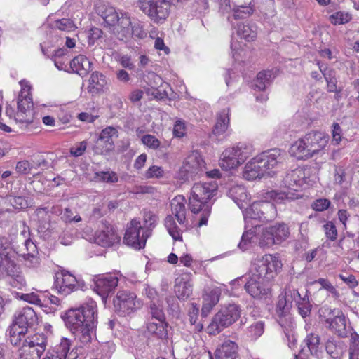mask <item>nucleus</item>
<instances>
[{"label": "nucleus", "mask_w": 359, "mask_h": 359, "mask_svg": "<svg viewBox=\"0 0 359 359\" xmlns=\"http://www.w3.org/2000/svg\"><path fill=\"white\" fill-rule=\"evenodd\" d=\"M107 84L105 76L99 72H93L89 79L90 91L93 93H98L102 90Z\"/></svg>", "instance_id": "obj_39"}, {"label": "nucleus", "mask_w": 359, "mask_h": 359, "mask_svg": "<svg viewBox=\"0 0 359 359\" xmlns=\"http://www.w3.org/2000/svg\"><path fill=\"white\" fill-rule=\"evenodd\" d=\"M329 137L319 131H311L297 140L290 147V153L298 159L311 158L326 146Z\"/></svg>", "instance_id": "obj_3"}, {"label": "nucleus", "mask_w": 359, "mask_h": 359, "mask_svg": "<svg viewBox=\"0 0 359 359\" xmlns=\"http://www.w3.org/2000/svg\"><path fill=\"white\" fill-rule=\"evenodd\" d=\"M170 206L172 213L175 215L179 224H184L186 222L185 198L181 195L175 196L171 201Z\"/></svg>", "instance_id": "obj_30"}, {"label": "nucleus", "mask_w": 359, "mask_h": 359, "mask_svg": "<svg viewBox=\"0 0 359 359\" xmlns=\"http://www.w3.org/2000/svg\"><path fill=\"white\" fill-rule=\"evenodd\" d=\"M310 353L313 356L319 358L322 353L320 348V337L318 334L310 333L306 336L304 340Z\"/></svg>", "instance_id": "obj_38"}, {"label": "nucleus", "mask_w": 359, "mask_h": 359, "mask_svg": "<svg viewBox=\"0 0 359 359\" xmlns=\"http://www.w3.org/2000/svg\"><path fill=\"white\" fill-rule=\"evenodd\" d=\"M150 235V229L144 230L139 220L133 219L127 226L123 242L135 250H140L144 248Z\"/></svg>", "instance_id": "obj_11"}, {"label": "nucleus", "mask_w": 359, "mask_h": 359, "mask_svg": "<svg viewBox=\"0 0 359 359\" xmlns=\"http://www.w3.org/2000/svg\"><path fill=\"white\" fill-rule=\"evenodd\" d=\"M323 229L326 237L331 241H334L337 238V230L334 224L329 221L323 225Z\"/></svg>", "instance_id": "obj_56"}, {"label": "nucleus", "mask_w": 359, "mask_h": 359, "mask_svg": "<svg viewBox=\"0 0 359 359\" xmlns=\"http://www.w3.org/2000/svg\"><path fill=\"white\" fill-rule=\"evenodd\" d=\"M300 172H302V180L304 184H310L316 179V169L312 166L299 167Z\"/></svg>", "instance_id": "obj_50"}, {"label": "nucleus", "mask_w": 359, "mask_h": 359, "mask_svg": "<svg viewBox=\"0 0 359 359\" xmlns=\"http://www.w3.org/2000/svg\"><path fill=\"white\" fill-rule=\"evenodd\" d=\"M98 14L102 18L105 24L112 29L118 22L121 12L118 13L115 8L111 6H103L98 8Z\"/></svg>", "instance_id": "obj_32"}, {"label": "nucleus", "mask_w": 359, "mask_h": 359, "mask_svg": "<svg viewBox=\"0 0 359 359\" xmlns=\"http://www.w3.org/2000/svg\"><path fill=\"white\" fill-rule=\"evenodd\" d=\"M280 149L274 148L262 152L256 156L261 167L266 174L269 175V170L273 169L278 163V158L280 156Z\"/></svg>", "instance_id": "obj_22"}, {"label": "nucleus", "mask_w": 359, "mask_h": 359, "mask_svg": "<svg viewBox=\"0 0 359 359\" xmlns=\"http://www.w3.org/2000/svg\"><path fill=\"white\" fill-rule=\"evenodd\" d=\"M158 220V217L153 212H144V222L148 226L147 229H150L151 231V229L156 226Z\"/></svg>", "instance_id": "obj_59"}, {"label": "nucleus", "mask_w": 359, "mask_h": 359, "mask_svg": "<svg viewBox=\"0 0 359 359\" xmlns=\"http://www.w3.org/2000/svg\"><path fill=\"white\" fill-rule=\"evenodd\" d=\"M118 279L116 276L107 274L98 278L95 282L94 290L106 302L108 296L117 287Z\"/></svg>", "instance_id": "obj_19"}, {"label": "nucleus", "mask_w": 359, "mask_h": 359, "mask_svg": "<svg viewBox=\"0 0 359 359\" xmlns=\"http://www.w3.org/2000/svg\"><path fill=\"white\" fill-rule=\"evenodd\" d=\"M252 154L251 146L244 143L225 149L219 161V165L223 170H229L243 164Z\"/></svg>", "instance_id": "obj_8"}, {"label": "nucleus", "mask_w": 359, "mask_h": 359, "mask_svg": "<svg viewBox=\"0 0 359 359\" xmlns=\"http://www.w3.org/2000/svg\"><path fill=\"white\" fill-rule=\"evenodd\" d=\"M66 327L83 345L91 342L97 325L96 306L93 302L72 308L62 316Z\"/></svg>", "instance_id": "obj_1"}, {"label": "nucleus", "mask_w": 359, "mask_h": 359, "mask_svg": "<svg viewBox=\"0 0 359 359\" xmlns=\"http://www.w3.org/2000/svg\"><path fill=\"white\" fill-rule=\"evenodd\" d=\"M302 176V172H300L299 168H297L286 173L283 180V184L285 187L297 191L304 184Z\"/></svg>", "instance_id": "obj_26"}, {"label": "nucleus", "mask_w": 359, "mask_h": 359, "mask_svg": "<svg viewBox=\"0 0 359 359\" xmlns=\"http://www.w3.org/2000/svg\"><path fill=\"white\" fill-rule=\"evenodd\" d=\"M266 198L273 200L276 203H285L294 198V194L290 192L271 190L266 192Z\"/></svg>", "instance_id": "obj_42"}, {"label": "nucleus", "mask_w": 359, "mask_h": 359, "mask_svg": "<svg viewBox=\"0 0 359 359\" xmlns=\"http://www.w3.org/2000/svg\"><path fill=\"white\" fill-rule=\"evenodd\" d=\"M238 355V346L231 340H226L223 342L220 347L217 348L215 351L216 359H221L226 356L237 357Z\"/></svg>", "instance_id": "obj_33"}, {"label": "nucleus", "mask_w": 359, "mask_h": 359, "mask_svg": "<svg viewBox=\"0 0 359 359\" xmlns=\"http://www.w3.org/2000/svg\"><path fill=\"white\" fill-rule=\"evenodd\" d=\"M291 309L283 295L280 294L276 304V314L290 313Z\"/></svg>", "instance_id": "obj_60"}, {"label": "nucleus", "mask_w": 359, "mask_h": 359, "mask_svg": "<svg viewBox=\"0 0 359 359\" xmlns=\"http://www.w3.org/2000/svg\"><path fill=\"white\" fill-rule=\"evenodd\" d=\"M316 283H319L321 285V288L326 290L327 292L332 294L333 297L337 298L339 297V292L327 279L319 278L316 280Z\"/></svg>", "instance_id": "obj_57"}, {"label": "nucleus", "mask_w": 359, "mask_h": 359, "mask_svg": "<svg viewBox=\"0 0 359 359\" xmlns=\"http://www.w3.org/2000/svg\"><path fill=\"white\" fill-rule=\"evenodd\" d=\"M229 108L224 109L217 115V122L212 130L214 135H219L227 129L229 123Z\"/></svg>", "instance_id": "obj_34"}, {"label": "nucleus", "mask_w": 359, "mask_h": 359, "mask_svg": "<svg viewBox=\"0 0 359 359\" xmlns=\"http://www.w3.org/2000/svg\"><path fill=\"white\" fill-rule=\"evenodd\" d=\"M48 339L43 333L27 337L18 349V359H40L46 349Z\"/></svg>", "instance_id": "obj_9"}, {"label": "nucleus", "mask_w": 359, "mask_h": 359, "mask_svg": "<svg viewBox=\"0 0 359 359\" xmlns=\"http://www.w3.org/2000/svg\"><path fill=\"white\" fill-rule=\"evenodd\" d=\"M259 224H252V228L245 230L242 235L238 247L245 251L252 243H258L262 248H269L273 245L280 244L290 236V230L285 223H276L273 225L263 228L261 231Z\"/></svg>", "instance_id": "obj_2"}, {"label": "nucleus", "mask_w": 359, "mask_h": 359, "mask_svg": "<svg viewBox=\"0 0 359 359\" xmlns=\"http://www.w3.org/2000/svg\"><path fill=\"white\" fill-rule=\"evenodd\" d=\"M351 18V15L348 13L337 11L330 16V21L334 25H344L348 22Z\"/></svg>", "instance_id": "obj_49"}, {"label": "nucleus", "mask_w": 359, "mask_h": 359, "mask_svg": "<svg viewBox=\"0 0 359 359\" xmlns=\"http://www.w3.org/2000/svg\"><path fill=\"white\" fill-rule=\"evenodd\" d=\"M175 292L178 299L185 300L192 294V285L182 278L176 280Z\"/></svg>", "instance_id": "obj_35"}, {"label": "nucleus", "mask_w": 359, "mask_h": 359, "mask_svg": "<svg viewBox=\"0 0 359 359\" xmlns=\"http://www.w3.org/2000/svg\"><path fill=\"white\" fill-rule=\"evenodd\" d=\"M244 288L255 299H266L271 297V282L265 281L251 275L245 283Z\"/></svg>", "instance_id": "obj_16"}, {"label": "nucleus", "mask_w": 359, "mask_h": 359, "mask_svg": "<svg viewBox=\"0 0 359 359\" xmlns=\"http://www.w3.org/2000/svg\"><path fill=\"white\" fill-rule=\"evenodd\" d=\"M237 34L247 41H253L257 38V27L255 25L240 24L238 25Z\"/></svg>", "instance_id": "obj_37"}, {"label": "nucleus", "mask_w": 359, "mask_h": 359, "mask_svg": "<svg viewBox=\"0 0 359 359\" xmlns=\"http://www.w3.org/2000/svg\"><path fill=\"white\" fill-rule=\"evenodd\" d=\"M218 185L215 181L194 184L189 198V208L193 213H198L203 207L210 205L208 201L216 195Z\"/></svg>", "instance_id": "obj_6"}, {"label": "nucleus", "mask_w": 359, "mask_h": 359, "mask_svg": "<svg viewBox=\"0 0 359 359\" xmlns=\"http://www.w3.org/2000/svg\"><path fill=\"white\" fill-rule=\"evenodd\" d=\"M88 143L86 140L79 142L70 149V154L73 156H81L87 148Z\"/></svg>", "instance_id": "obj_62"}, {"label": "nucleus", "mask_w": 359, "mask_h": 359, "mask_svg": "<svg viewBox=\"0 0 359 359\" xmlns=\"http://www.w3.org/2000/svg\"><path fill=\"white\" fill-rule=\"evenodd\" d=\"M8 283L12 287H16L19 290L26 286V280L21 271L14 276L8 279Z\"/></svg>", "instance_id": "obj_55"}, {"label": "nucleus", "mask_w": 359, "mask_h": 359, "mask_svg": "<svg viewBox=\"0 0 359 359\" xmlns=\"http://www.w3.org/2000/svg\"><path fill=\"white\" fill-rule=\"evenodd\" d=\"M95 175L98 180L102 182L115 183L118 180V177L114 172H95Z\"/></svg>", "instance_id": "obj_54"}, {"label": "nucleus", "mask_w": 359, "mask_h": 359, "mask_svg": "<svg viewBox=\"0 0 359 359\" xmlns=\"http://www.w3.org/2000/svg\"><path fill=\"white\" fill-rule=\"evenodd\" d=\"M318 316L326 328L341 338L347 337V318L341 309L322 306L318 310Z\"/></svg>", "instance_id": "obj_4"}, {"label": "nucleus", "mask_w": 359, "mask_h": 359, "mask_svg": "<svg viewBox=\"0 0 359 359\" xmlns=\"http://www.w3.org/2000/svg\"><path fill=\"white\" fill-rule=\"evenodd\" d=\"M277 321L285 334L293 331L295 323L290 313L277 314Z\"/></svg>", "instance_id": "obj_43"}, {"label": "nucleus", "mask_w": 359, "mask_h": 359, "mask_svg": "<svg viewBox=\"0 0 359 359\" xmlns=\"http://www.w3.org/2000/svg\"><path fill=\"white\" fill-rule=\"evenodd\" d=\"M319 68L327 82V90L329 92L337 91V80L334 75L335 72L333 70L327 69V68L323 69L321 66H320Z\"/></svg>", "instance_id": "obj_44"}, {"label": "nucleus", "mask_w": 359, "mask_h": 359, "mask_svg": "<svg viewBox=\"0 0 359 359\" xmlns=\"http://www.w3.org/2000/svg\"><path fill=\"white\" fill-rule=\"evenodd\" d=\"M149 308V313L151 315L153 319L157 320L158 321H165V316L161 304L151 302Z\"/></svg>", "instance_id": "obj_51"}, {"label": "nucleus", "mask_w": 359, "mask_h": 359, "mask_svg": "<svg viewBox=\"0 0 359 359\" xmlns=\"http://www.w3.org/2000/svg\"><path fill=\"white\" fill-rule=\"evenodd\" d=\"M118 241V236L111 225L104 226V229L97 231L95 235V242L99 245L107 247Z\"/></svg>", "instance_id": "obj_23"}, {"label": "nucleus", "mask_w": 359, "mask_h": 359, "mask_svg": "<svg viewBox=\"0 0 359 359\" xmlns=\"http://www.w3.org/2000/svg\"><path fill=\"white\" fill-rule=\"evenodd\" d=\"M276 216L277 210L274 203L267 201L254 202L246 208L244 213L246 222H248V219L268 222L273 220Z\"/></svg>", "instance_id": "obj_10"}, {"label": "nucleus", "mask_w": 359, "mask_h": 359, "mask_svg": "<svg viewBox=\"0 0 359 359\" xmlns=\"http://www.w3.org/2000/svg\"><path fill=\"white\" fill-rule=\"evenodd\" d=\"M233 11V18L234 20L245 19L250 17L254 12V9L248 6L234 5L231 10Z\"/></svg>", "instance_id": "obj_46"}, {"label": "nucleus", "mask_w": 359, "mask_h": 359, "mask_svg": "<svg viewBox=\"0 0 359 359\" xmlns=\"http://www.w3.org/2000/svg\"><path fill=\"white\" fill-rule=\"evenodd\" d=\"M38 323L36 313L32 307L26 306L15 314L11 325L27 333L29 329H34Z\"/></svg>", "instance_id": "obj_17"}, {"label": "nucleus", "mask_w": 359, "mask_h": 359, "mask_svg": "<svg viewBox=\"0 0 359 359\" xmlns=\"http://www.w3.org/2000/svg\"><path fill=\"white\" fill-rule=\"evenodd\" d=\"M177 296H168L166 297L168 304V312L172 316H178L180 313V308Z\"/></svg>", "instance_id": "obj_53"}, {"label": "nucleus", "mask_w": 359, "mask_h": 359, "mask_svg": "<svg viewBox=\"0 0 359 359\" xmlns=\"http://www.w3.org/2000/svg\"><path fill=\"white\" fill-rule=\"evenodd\" d=\"M141 140L145 146L152 149H158L161 144L160 141L152 135H143Z\"/></svg>", "instance_id": "obj_58"}, {"label": "nucleus", "mask_w": 359, "mask_h": 359, "mask_svg": "<svg viewBox=\"0 0 359 359\" xmlns=\"http://www.w3.org/2000/svg\"><path fill=\"white\" fill-rule=\"evenodd\" d=\"M227 194L241 210L248 208L250 197L244 187L241 185L232 186L229 189Z\"/></svg>", "instance_id": "obj_24"}, {"label": "nucleus", "mask_w": 359, "mask_h": 359, "mask_svg": "<svg viewBox=\"0 0 359 359\" xmlns=\"http://www.w3.org/2000/svg\"><path fill=\"white\" fill-rule=\"evenodd\" d=\"M325 351L332 359H341L345 352V344L343 341H337L330 337L325 342Z\"/></svg>", "instance_id": "obj_31"}, {"label": "nucleus", "mask_w": 359, "mask_h": 359, "mask_svg": "<svg viewBox=\"0 0 359 359\" xmlns=\"http://www.w3.org/2000/svg\"><path fill=\"white\" fill-rule=\"evenodd\" d=\"M30 87L22 88L18 99V111L15 116L16 121L30 123L33 121V102L30 96Z\"/></svg>", "instance_id": "obj_14"}, {"label": "nucleus", "mask_w": 359, "mask_h": 359, "mask_svg": "<svg viewBox=\"0 0 359 359\" xmlns=\"http://www.w3.org/2000/svg\"><path fill=\"white\" fill-rule=\"evenodd\" d=\"M27 332L19 330L15 325H11L9 330V341L11 344L15 346H19L20 348L24 342V340L27 339L25 337Z\"/></svg>", "instance_id": "obj_41"}, {"label": "nucleus", "mask_w": 359, "mask_h": 359, "mask_svg": "<svg viewBox=\"0 0 359 359\" xmlns=\"http://www.w3.org/2000/svg\"><path fill=\"white\" fill-rule=\"evenodd\" d=\"M54 285L58 292L64 295H67L79 289L76 277L65 270L55 274Z\"/></svg>", "instance_id": "obj_18"}, {"label": "nucleus", "mask_w": 359, "mask_h": 359, "mask_svg": "<svg viewBox=\"0 0 359 359\" xmlns=\"http://www.w3.org/2000/svg\"><path fill=\"white\" fill-rule=\"evenodd\" d=\"M299 315L305 318L311 315L312 305L309 301V297L306 294L301 301L296 304Z\"/></svg>", "instance_id": "obj_47"}, {"label": "nucleus", "mask_w": 359, "mask_h": 359, "mask_svg": "<svg viewBox=\"0 0 359 359\" xmlns=\"http://www.w3.org/2000/svg\"><path fill=\"white\" fill-rule=\"evenodd\" d=\"M137 6L155 22H161L168 16L170 4L165 0H138Z\"/></svg>", "instance_id": "obj_12"}, {"label": "nucleus", "mask_w": 359, "mask_h": 359, "mask_svg": "<svg viewBox=\"0 0 359 359\" xmlns=\"http://www.w3.org/2000/svg\"><path fill=\"white\" fill-rule=\"evenodd\" d=\"M265 175L266 174L261 167V165L256 157L253 158L245 165L243 173V177L248 180H254L257 178L260 179Z\"/></svg>", "instance_id": "obj_27"}, {"label": "nucleus", "mask_w": 359, "mask_h": 359, "mask_svg": "<svg viewBox=\"0 0 359 359\" xmlns=\"http://www.w3.org/2000/svg\"><path fill=\"white\" fill-rule=\"evenodd\" d=\"M221 295V290L216 287L205 290L203 295L202 313L204 316L212 310V309L219 302Z\"/></svg>", "instance_id": "obj_25"}, {"label": "nucleus", "mask_w": 359, "mask_h": 359, "mask_svg": "<svg viewBox=\"0 0 359 359\" xmlns=\"http://www.w3.org/2000/svg\"><path fill=\"white\" fill-rule=\"evenodd\" d=\"M91 62L85 56L79 55L69 62V67L73 72L83 77L91 69Z\"/></svg>", "instance_id": "obj_29"}, {"label": "nucleus", "mask_w": 359, "mask_h": 359, "mask_svg": "<svg viewBox=\"0 0 359 359\" xmlns=\"http://www.w3.org/2000/svg\"><path fill=\"white\" fill-rule=\"evenodd\" d=\"M167 327L168 323L165 321L149 322L147 324V330L152 335L163 339L168 337Z\"/></svg>", "instance_id": "obj_36"}, {"label": "nucleus", "mask_w": 359, "mask_h": 359, "mask_svg": "<svg viewBox=\"0 0 359 359\" xmlns=\"http://www.w3.org/2000/svg\"><path fill=\"white\" fill-rule=\"evenodd\" d=\"M164 173L163 170L161 167L152 165L146 172V178H158L163 177Z\"/></svg>", "instance_id": "obj_63"}, {"label": "nucleus", "mask_w": 359, "mask_h": 359, "mask_svg": "<svg viewBox=\"0 0 359 359\" xmlns=\"http://www.w3.org/2000/svg\"><path fill=\"white\" fill-rule=\"evenodd\" d=\"M241 316L240 306L235 304H229L222 308L212 318L208 326L209 334L215 335L234 323Z\"/></svg>", "instance_id": "obj_7"}, {"label": "nucleus", "mask_w": 359, "mask_h": 359, "mask_svg": "<svg viewBox=\"0 0 359 359\" xmlns=\"http://www.w3.org/2000/svg\"><path fill=\"white\" fill-rule=\"evenodd\" d=\"M71 346V341L65 337L61 339L60 344H57L50 356L54 359H77L79 357L78 351L79 348H75L69 353Z\"/></svg>", "instance_id": "obj_20"}, {"label": "nucleus", "mask_w": 359, "mask_h": 359, "mask_svg": "<svg viewBox=\"0 0 359 359\" xmlns=\"http://www.w3.org/2000/svg\"><path fill=\"white\" fill-rule=\"evenodd\" d=\"M205 165L201 155L198 151H192L188 155L180 170L179 178L183 181L193 180L195 176L203 174Z\"/></svg>", "instance_id": "obj_13"}, {"label": "nucleus", "mask_w": 359, "mask_h": 359, "mask_svg": "<svg viewBox=\"0 0 359 359\" xmlns=\"http://www.w3.org/2000/svg\"><path fill=\"white\" fill-rule=\"evenodd\" d=\"M248 330L251 335L256 339L263 334L264 324L262 321L255 322L249 327Z\"/></svg>", "instance_id": "obj_61"}, {"label": "nucleus", "mask_w": 359, "mask_h": 359, "mask_svg": "<svg viewBox=\"0 0 359 359\" xmlns=\"http://www.w3.org/2000/svg\"><path fill=\"white\" fill-rule=\"evenodd\" d=\"M131 26L132 22L129 14L121 11L118 22L113 27L112 31L119 40H127L131 36Z\"/></svg>", "instance_id": "obj_21"}, {"label": "nucleus", "mask_w": 359, "mask_h": 359, "mask_svg": "<svg viewBox=\"0 0 359 359\" xmlns=\"http://www.w3.org/2000/svg\"><path fill=\"white\" fill-rule=\"evenodd\" d=\"M116 133V130L113 127H107L101 131L98 139L105 143L106 150H111L113 148L112 136Z\"/></svg>", "instance_id": "obj_45"}, {"label": "nucleus", "mask_w": 359, "mask_h": 359, "mask_svg": "<svg viewBox=\"0 0 359 359\" xmlns=\"http://www.w3.org/2000/svg\"><path fill=\"white\" fill-rule=\"evenodd\" d=\"M274 76L271 70H264L260 72L257 75L255 81V89L264 90L267 86L270 85Z\"/></svg>", "instance_id": "obj_40"}, {"label": "nucleus", "mask_w": 359, "mask_h": 359, "mask_svg": "<svg viewBox=\"0 0 359 359\" xmlns=\"http://www.w3.org/2000/svg\"><path fill=\"white\" fill-rule=\"evenodd\" d=\"M330 205V201L328 199L319 198L313 203L312 208L316 211L321 212L327 210Z\"/></svg>", "instance_id": "obj_64"}, {"label": "nucleus", "mask_w": 359, "mask_h": 359, "mask_svg": "<svg viewBox=\"0 0 359 359\" xmlns=\"http://www.w3.org/2000/svg\"><path fill=\"white\" fill-rule=\"evenodd\" d=\"M53 28L64 32H71L76 29L74 22L69 18H62L55 20L53 24Z\"/></svg>", "instance_id": "obj_48"}, {"label": "nucleus", "mask_w": 359, "mask_h": 359, "mask_svg": "<svg viewBox=\"0 0 359 359\" xmlns=\"http://www.w3.org/2000/svg\"><path fill=\"white\" fill-rule=\"evenodd\" d=\"M282 266L278 256L269 254L255 259L252 262L250 272L251 276L271 282Z\"/></svg>", "instance_id": "obj_5"}, {"label": "nucleus", "mask_w": 359, "mask_h": 359, "mask_svg": "<svg viewBox=\"0 0 359 359\" xmlns=\"http://www.w3.org/2000/svg\"><path fill=\"white\" fill-rule=\"evenodd\" d=\"M20 271V267L8 255L0 254V278L6 276L9 279Z\"/></svg>", "instance_id": "obj_28"}, {"label": "nucleus", "mask_w": 359, "mask_h": 359, "mask_svg": "<svg viewBox=\"0 0 359 359\" xmlns=\"http://www.w3.org/2000/svg\"><path fill=\"white\" fill-rule=\"evenodd\" d=\"M136 295L129 291H119L114 299L115 311L121 316L133 313L140 307Z\"/></svg>", "instance_id": "obj_15"}, {"label": "nucleus", "mask_w": 359, "mask_h": 359, "mask_svg": "<svg viewBox=\"0 0 359 359\" xmlns=\"http://www.w3.org/2000/svg\"><path fill=\"white\" fill-rule=\"evenodd\" d=\"M359 356V334L353 332L351 334V342L349 346V358Z\"/></svg>", "instance_id": "obj_52"}]
</instances>
